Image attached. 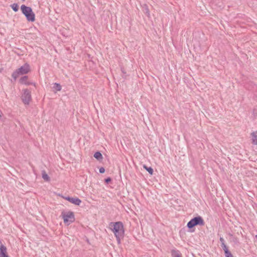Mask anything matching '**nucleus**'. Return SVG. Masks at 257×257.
Listing matches in <instances>:
<instances>
[{
	"mask_svg": "<svg viewBox=\"0 0 257 257\" xmlns=\"http://www.w3.org/2000/svg\"><path fill=\"white\" fill-rule=\"evenodd\" d=\"M109 228L113 232L116 238L118 243H120L121 238H123L124 234L123 224L121 221L111 222L109 224Z\"/></svg>",
	"mask_w": 257,
	"mask_h": 257,
	"instance_id": "nucleus-1",
	"label": "nucleus"
},
{
	"mask_svg": "<svg viewBox=\"0 0 257 257\" xmlns=\"http://www.w3.org/2000/svg\"><path fill=\"white\" fill-rule=\"evenodd\" d=\"M205 222L203 218L200 216H197L192 218L187 223V226L192 232L195 231L194 227L197 225L204 226Z\"/></svg>",
	"mask_w": 257,
	"mask_h": 257,
	"instance_id": "nucleus-2",
	"label": "nucleus"
},
{
	"mask_svg": "<svg viewBox=\"0 0 257 257\" xmlns=\"http://www.w3.org/2000/svg\"><path fill=\"white\" fill-rule=\"evenodd\" d=\"M21 10L28 22H34L35 21V14L31 7L22 5L21 7Z\"/></svg>",
	"mask_w": 257,
	"mask_h": 257,
	"instance_id": "nucleus-3",
	"label": "nucleus"
},
{
	"mask_svg": "<svg viewBox=\"0 0 257 257\" xmlns=\"http://www.w3.org/2000/svg\"><path fill=\"white\" fill-rule=\"evenodd\" d=\"M30 70V65L26 63L24 65L13 72L12 74V77L14 78V80L16 81L19 75L28 74Z\"/></svg>",
	"mask_w": 257,
	"mask_h": 257,
	"instance_id": "nucleus-4",
	"label": "nucleus"
},
{
	"mask_svg": "<svg viewBox=\"0 0 257 257\" xmlns=\"http://www.w3.org/2000/svg\"><path fill=\"white\" fill-rule=\"evenodd\" d=\"M61 216L63 219L64 224L66 225H70L75 220L74 213L71 211H63L61 212Z\"/></svg>",
	"mask_w": 257,
	"mask_h": 257,
	"instance_id": "nucleus-5",
	"label": "nucleus"
},
{
	"mask_svg": "<svg viewBox=\"0 0 257 257\" xmlns=\"http://www.w3.org/2000/svg\"><path fill=\"white\" fill-rule=\"evenodd\" d=\"M21 99L24 104L29 105L32 99L31 91L27 88L23 89Z\"/></svg>",
	"mask_w": 257,
	"mask_h": 257,
	"instance_id": "nucleus-6",
	"label": "nucleus"
},
{
	"mask_svg": "<svg viewBox=\"0 0 257 257\" xmlns=\"http://www.w3.org/2000/svg\"><path fill=\"white\" fill-rule=\"evenodd\" d=\"M28 79V76L27 75L22 76L20 79L19 82L22 84H25L27 86L32 85L36 86V83L35 82L28 81V80H27Z\"/></svg>",
	"mask_w": 257,
	"mask_h": 257,
	"instance_id": "nucleus-7",
	"label": "nucleus"
},
{
	"mask_svg": "<svg viewBox=\"0 0 257 257\" xmlns=\"http://www.w3.org/2000/svg\"><path fill=\"white\" fill-rule=\"evenodd\" d=\"M64 198L66 200L76 205H79L81 202V200L77 197L73 198L70 196H67Z\"/></svg>",
	"mask_w": 257,
	"mask_h": 257,
	"instance_id": "nucleus-8",
	"label": "nucleus"
},
{
	"mask_svg": "<svg viewBox=\"0 0 257 257\" xmlns=\"http://www.w3.org/2000/svg\"><path fill=\"white\" fill-rule=\"evenodd\" d=\"M0 257H10L7 252V247L2 244L0 245Z\"/></svg>",
	"mask_w": 257,
	"mask_h": 257,
	"instance_id": "nucleus-9",
	"label": "nucleus"
},
{
	"mask_svg": "<svg viewBox=\"0 0 257 257\" xmlns=\"http://www.w3.org/2000/svg\"><path fill=\"white\" fill-rule=\"evenodd\" d=\"M172 257H182V254L179 250L172 249L171 250Z\"/></svg>",
	"mask_w": 257,
	"mask_h": 257,
	"instance_id": "nucleus-10",
	"label": "nucleus"
},
{
	"mask_svg": "<svg viewBox=\"0 0 257 257\" xmlns=\"http://www.w3.org/2000/svg\"><path fill=\"white\" fill-rule=\"evenodd\" d=\"M252 137V143L254 145H257V131L253 132L251 134Z\"/></svg>",
	"mask_w": 257,
	"mask_h": 257,
	"instance_id": "nucleus-11",
	"label": "nucleus"
},
{
	"mask_svg": "<svg viewBox=\"0 0 257 257\" xmlns=\"http://www.w3.org/2000/svg\"><path fill=\"white\" fill-rule=\"evenodd\" d=\"M42 176L43 179L45 181L49 182L50 181V178L48 176V175L46 173L45 170H43L42 171Z\"/></svg>",
	"mask_w": 257,
	"mask_h": 257,
	"instance_id": "nucleus-12",
	"label": "nucleus"
},
{
	"mask_svg": "<svg viewBox=\"0 0 257 257\" xmlns=\"http://www.w3.org/2000/svg\"><path fill=\"white\" fill-rule=\"evenodd\" d=\"M229 235L231 237V241L235 245H239V241L238 238L236 236H233L231 233H229Z\"/></svg>",
	"mask_w": 257,
	"mask_h": 257,
	"instance_id": "nucleus-13",
	"label": "nucleus"
},
{
	"mask_svg": "<svg viewBox=\"0 0 257 257\" xmlns=\"http://www.w3.org/2000/svg\"><path fill=\"white\" fill-rule=\"evenodd\" d=\"M94 157L98 161H100L102 159L103 157H102V155L101 154V153L99 152V151H97L96 152L94 155H93Z\"/></svg>",
	"mask_w": 257,
	"mask_h": 257,
	"instance_id": "nucleus-14",
	"label": "nucleus"
},
{
	"mask_svg": "<svg viewBox=\"0 0 257 257\" xmlns=\"http://www.w3.org/2000/svg\"><path fill=\"white\" fill-rule=\"evenodd\" d=\"M143 12L148 17H150V11L149 8L147 5H144L143 7Z\"/></svg>",
	"mask_w": 257,
	"mask_h": 257,
	"instance_id": "nucleus-15",
	"label": "nucleus"
},
{
	"mask_svg": "<svg viewBox=\"0 0 257 257\" xmlns=\"http://www.w3.org/2000/svg\"><path fill=\"white\" fill-rule=\"evenodd\" d=\"M143 168L148 172V173L150 175H153L154 172V170L151 167H148L146 165H143Z\"/></svg>",
	"mask_w": 257,
	"mask_h": 257,
	"instance_id": "nucleus-16",
	"label": "nucleus"
},
{
	"mask_svg": "<svg viewBox=\"0 0 257 257\" xmlns=\"http://www.w3.org/2000/svg\"><path fill=\"white\" fill-rule=\"evenodd\" d=\"M53 89L56 90V91H59L61 90L62 87L61 85L59 83H55L53 86Z\"/></svg>",
	"mask_w": 257,
	"mask_h": 257,
	"instance_id": "nucleus-17",
	"label": "nucleus"
},
{
	"mask_svg": "<svg viewBox=\"0 0 257 257\" xmlns=\"http://www.w3.org/2000/svg\"><path fill=\"white\" fill-rule=\"evenodd\" d=\"M11 7L15 12H17L19 11V5L17 3L11 5Z\"/></svg>",
	"mask_w": 257,
	"mask_h": 257,
	"instance_id": "nucleus-18",
	"label": "nucleus"
},
{
	"mask_svg": "<svg viewBox=\"0 0 257 257\" xmlns=\"http://www.w3.org/2000/svg\"><path fill=\"white\" fill-rule=\"evenodd\" d=\"M224 254L225 257H233V255L231 253V252L229 250V249L226 250L224 251Z\"/></svg>",
	"mask_w": 257,
	"mask_h": 257,
	"instance_id": "nucleus-19",
	"label": "nucleus"
},
{
	"mask_svg": "<svg viewBox=\"0 0 257 257\" xmlns=\"http://www.w3.org/2000/svg\"><path fill=\"white\" fill-rule=\"evenodd\" d=\"M111 181H112V179L109 177H108L104 179V182L107 184L110 183L111 182Z\"/></svg>",
	"mask_w": 257,
	"mask_h": 257,
	"instance_id": "nucleus-20",
	"label": "nucleus"
},
{
	"mask_svg": "<svg viewBox=\"0 0 257 257\" xmlns=\"http://www.w3.org/2000/svg\"><path fill=\"white\" fill-rule=\"evenodd\" d=\"M221 246L222 248V249H223L224 251L228 249V247H227V246L226 245L225 243L223 244H221Z\"/></svg>",
	"mask_w": 257,
	"mask_h": 257,
	"instance_id": "nucleus-21",
	"label": "nucleus"
},
{
	"mask_svg": "<svg viewBox=\"0 0 257 257\" xmlns=\"http://www.w3.org/2000/svg\"><path fill=\"white\" fill-rule=\"evenodd\" d=\"M105 172V169L103 167H101L99 169V173L101 174H103Z\"/></svg>",
	"mask_w": 257,
	"mask_h": 257,
	"instance_id": "nucleus-22",
	"label": "nucleus"
},
{
	"mask_svg": "<svg viewBox=\"0 0 257 257\" xmlns=\"http://www.w3.org/2000/svg\"><path fill=\"white\" fill-rule=\"evenodd\" d=\"M219 240L221 242V244H223L225 243V240H224V238L222 237H220Z\"/></svg>",
	"mask_w": 257,
	"mask_h": 257,
	"instance_id": "nucleus-23",
	"label": "nucleus"
},
{
	"mask_svg": "<svg viewBox=\"0 0 257 257\" xmlns=\"http://www.w3.org/2000/svg\"><path fill=\"white\" fill-rule=\"evenodd\" d=\"M121 72H122L123 74H125V73H126V72H125V71H124V68H121Z\"/></svg>",
	"mask_w": 257,
	"mask_h": 257,
	"instance_id": "nucleus-24",
	"label": "nucleus"
},
{
	"mask_svg": "<svg viewBox=\"0 0 257 257\" xmlns=\"http://www.w3.org/2000/svg\"><path fill=\"white\" fill-rule=\"evenodd\" d=\"M255 238H256V239L257 240V234L255 236Z\"/></svg>",
	"mask_w": 257,
	"mask_h": 257,
	"instance_id": "nucleus-25",
	"label": "nucleus"
},
{
	"mask_svg": "<svg viewBox=\"0 0 257 257\" xmlns=\"http://www.w3.org/2000/svg\"><path fill=\"white\" fill-rule=\"evenodd\" d=\"M22 1H25V0H22Z\"/></svg>",
	"mask_w": 257,
	"mask_h": 257,
	"instance_id": "nucleus-26",
	"label": "nucleus"
}]
</instances>
